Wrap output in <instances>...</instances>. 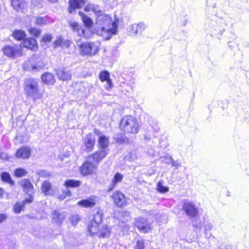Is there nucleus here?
Segmentation results:
<instances>
[{
  "instance_id": "7",
  "label": "nucleus",
  "mask_w": 249,
  "mask_h": 249,
  "mask_svg": "<svg viewBox=\"0 0 249 249\" xmlns=\"http://www.w3.org/2000/svg\"><path fill=\"white\" fill-rule=\"evenodd\" d=\"M2 51L5 55L11 58H17L23 54L21 45H7L3 47Z\"/></svg>"
},
{
  "instance_id": "16",
  "label": "nucleus",
  "mask_w": 249,
  "mask_h": 249,
  "mask_svg": "<svg viewBox=\"0 0 249 249\" xmlns=\"http://www.w3.org/2000/svg\"><path fill=\"white\" fill-rule=\"evenodd\" d=\"M146 27V25L143 22L133 24L129 27V31L135 35L141 34Z\"/></svg>"
},
{
  "instance_id": "20",
  "label": "nucleus",
  "mask_w": 249,
  "mask_h": 249,
  "mask_svg": "<svg viewBox=\"0 0 249 249\" xmlns=\"http://www.w3.org/2000/svg\"><path fill=\"white\" fill-rule=\"evenodd\" d=\"M20 184L23 189V191L29 195L33 193L34 187L30 180L28 179H23L20 181Z\"/></svg>"
},
{
  "instance_id": "52",
  "label": "nucleus",
  "mask_w": 249,
  "mask_h": 249,
  "mask_svg": "<svg viewBox=\"0 0 249 249\" xmlns=\"http://www.w3.org/2000/svg\"><path fill=\"white\" fill-rule=\"evenodd\" d=\"M3 190L2 189H0V197L2 196Z\"/></svg>"
},
{
  "instance_id": "37",
  "label": "nucleus",
  "mask_w": 249,
  "mask_h": 249,
  "mask_svg": "<svg viewBox=\"0 0 249 249\" xmlns=\"http://www.w3.org/2000/svg\"><path fill=\"white\" fill-rule=\"evenodd\" d=\"M24 202L22 203H17L15 204L14 206V211L16 213H19L22 210L24 207Z\"/></svg>"
},
{
  "instance_id": "15",
  "label": "nucleus",
  "mask_w": 249,
  "mask_h": 249,
  "mask_svg": "<svg viewBox=\"0 0 249 249\" xmlns=\"http://www.w3.org/2000/svg\"><path fill=\"white\" fill-rule=\"evenodd\" d=\"M97 201V198L95 196H90L89 198L83 199L78 202V204L83 207L92 208L94 207Z\"/></svg>"
},
{
  "instance_id": "31",
  "label": "nucleus",
  "mask_w": 249,
  "mask_h": 249,
  "mask_svg": "<svg viewBox=\"0 0 249 249\" xmlns=\"http://www.w3.org/2000/svg\"><path fill=\"white\" fill-rule=\"evenodd\" d=\"M13 36L16 39L21 40L25 38L26 34L24 31L22 30H17L13 32Z\"/></svg>"
},
{
  "instance_id": "4",
  "label": "nucleus",
  "mask_w": 249,
  "mask_h": 249,
  "mask_svg": "<svg viewBox=\"0 0 249 249\" xmlns=\"http://www.w3.org/2000/svg\"><path fill=\"white\" fill-rule=\"evenodd\" d=\"M24 91L28 97L34 100L41 98L43 95L39 90L36 80L32 78L28 79L25 81Z\"/></svg>"
},
{
  "instance_id": "17",
  "label": "nucleus",
  "mask_w": 249,
  "mask_h": 249,
  "mask_svg": "<svg viewBox=\"0 0 249 249\" xmlns=\"http://www.w3.org/2000/svg\"><path fill=\"white\" fill-rule=\"evenodd\" d=\"M100 79L101 81H106L105 88L106 89H109L112 87V82L109 78V73L106 71H101L100 74Z\"/></svg>"
},
{
  "instance_id": "42",
  "label": "nucleus",
  "mask_w": 249,
  "mask_h": 249,
  "mask_svg": "<svg viewBox=\"0 0 249 249\" xmlns=\"http://www.w3.org/2000/svg\"><path fill=\"white\" fill-rule=\"evenodd\" d=\"M35 64V65L36 66L37 68H35V69H34V71H39L40 69H42L44 67V64L41 61H36V60Z\"/></svg>"
},
{
  "instance_id": "44",
  "label": "nucleus",
  "mask_w": 249,
  "mask_h": 249,
  "mask_svg": "<svg viewBox=\"0 0 249 249\" xmlns=\"http://www.w3.org/2000/svg\"><path fill=\"white\" fill-rule=\"evenodd\" d=\"M62 38L60 36L58 37L55 40L54 44L55 47L58 46H62Z\"/></svg>"
},
{
  "instance_id": "11",
  "label": "nucleus",
  "mask_w": 249,
  "mask_h": 249,
  "mask_svg": "<svg viewBox=\"0 0 249 249\" xmlns=\"http://www.w3.org/2000/svg\"><path fill=\"white\" fill-rule=\"evenodd\" d=\"M11 3L13 8L18 12L24 13L28 8L27 0H11Z\"/></svg>"
},
{
  "instance_id": "40",
  "label": "nucleus",
  "mask_w": 249,
  "mask_h": 249,
  "mask_svg": "<svg viewBox=\"0 0 249 249\" xmlns=\"http://www.w3.org/2000/svg\"><path fill=\"white\" fill-rule=\"evenodd\" d=\"M71 192L68 189L63 192L62 195H60L59 196V199L60 200H63L66 196H71Z\"/></svg>"
},
{
  "instance_id": "29",
  "label": "nucleus",
  "mask_w": 249,
  "mask_h": 249,
  "mask_svg": "<svg viewBox=\"0 0 249 249\" xmlns=\"http://www.w3.org/2000/svg\"><path fill=\"white\" fill-rule=\"evenodd\" d=\"M79 15L81 17L83 22L85 26L90 28L93 24V22L91 18L85 15L83 12H79Z\"/></svg>"
},
{
  "instance_id": "49",
  "label": "nucleus",
  "mask_w": 249,
  "mask_h": 249,
  "mask_svg": "<svg viewBox=\"0 0 249 249\" xmlns=\"http://www.w3.org/2000/svg\"><path fill=\"white\" fill-rule=\"evenodd\" d=\"M33 200V198H32V197H30V198H29V199H26L25 201L23 202H24V203L25 202H29V203H30V202H32Z\"/></svg>"
},
{
  "instance_id": "23",
  "label": "nucleus",
  "mask_w": 249,
  "mask_h": 249,
  "mask_svg": "<svg viewBox=\"0 0 249 249\" xmlns=\"http://www.w3.org/2000/svg\"><path fill=\"white\" fill-rule=\"evenodd\" d=\"M123 175L119 173H116L112 180L111 184L108 186V191L112 190L116 186V185L121 182L123 179Z\"/></svg>"
},
{
  "instance_id": "3",
  "label": "nucleus",
  "mask_w": 249,
  "mask_h": 249,
  "mask_svg": "<svg viewBox=\"0 0 249 249\" xmlns=\"http://www.w3.org/2000/svg\"><path fill=\"white\" fill-rule=\"evenodd\" d=\"M120 128L126 133L135 134L139 130V124L137 119L131 115L124 117L121 121Z\"/></svg>"
},
{
  "instance_id": "39",
  "label": "nucleus",
  "mask_w": 249,
  "mask_h": 249,
  "mask_svg": "<svg viewBox=\"0 0 249 249\" xmlns=\"http://www.w3.org/2000/svg\"><path fill=\"white\" fill-rule=\"evenodd\" d=\"M126 159L130 161H133L136 160L137 156L135 153H130L128 154V156H126Z\"/></svg>"
},
{
  "instance_id": "51",
  "label": "nucleus",
  "mask_w": 249,
  "mask_h": 249,
  "mask_svg": "<svg viewBox=\"0 0 249 249\" xmlns=\"http://www.w3.org/2000/svg\"><path fill=\"white\" fill-rule=\"evenodd\" d=\"M169 156H166V157H164V159L166 160V163H171V160H169V159L167 158V157H168Z\"/></svg>"
},
{
  "instance_id": "1",
  "label": "nucleus",
  "mask_w": 249,
  "mask_h": 249,
  "mask_svg": "<svg viewBox=\"0 0 249 249\" xmlns=\"http://www.w3.org/2000/svg\"><path fill=\"white\" fill-rule=\"evenodd\" d=\"M111 17L107 14L99 15L96 18L95 31L99 36L105 39H109L113 35L117 32L118 19H115L112 22Z\"/></svg>"
},
{
  "instance_id": "46",
  "label": "nucleus",
  "mask_w": 249,
  "mask_h": 249,
  "mask_svg": "<svg viewBox=\"0 0 249 249\" xmlns=\"http://www.w3.org/2000/svg\"><path fill=\"white\" fill-rule=\"evenodd\" d=\"M213 228V225L211 223H207L204 226V230L205 231L206 234L207 233V232L208 231H210L212 230Z\"/></svg>"
},
{
  "instance_id": "43",
  "label": "nucleus",
  "mask_w": 249,
  "mask_h": 249,
  "mask_svg": "<svg viewBox=\"0 0 249 249\" xmlns=\"http://www.w3.org/2000/svg\"><path fill=\"white\" fill-rule=\"evenodd\" d=\"M167 158L169 160H171V164H172V166L178 168L181 166L180 164L177 161H174L171 156H168Z\"/></svg>"
},
{
  "instance_id": "36",
  "label": "nucleus",
  "mask_w": 249,
  "mask_h": 249,
  "mask_svg": "<svg viewBox=\"0 0 249 249\" xmlns=\"http://www.w3.org/2000/svg\"><path fill=\"white\" fill-rule=\"evenodd\" d=\"M157 190L160 193H166L169 191V188L163 185L161 182H159L157 185Z\"/></svg>"
},
{
  "instance_id": "48",
  "label": "nucleus",
  "mask_w": 249,
  "mask_h": 249,
  "mask_svg": "<svg viewBox=\"0 0 249 249\" xmlns=\"http://www.w3.org/2000/svg\"><path fill=\"white\" fill-rule=\"evenodd\" d=\"M7 218V215L5 214H0V223L3 222Z\"/></svg>"
},
{
  "instance_id": "53",
  "label": "nucleus",
  "mask_w": 249,
  "mask_h": 249,
  "mask_svg": "<svg viewBox=\"0 0 249 249\" xmlns=\"http://www.w3.org/2000/svg\"><path fill=\"white\" fill-rule=\"evenodd\" d=\"M49 1L52 2H56L58 1V0H48Z\"/></svg>"
},
{
  "instance_id": "26",
  "label": "nucleus",
  "mask_w": 249,
  "mask_h": 249,
  "mask_svg": "<svg viewBox=\"0 0 249 249\" xmlns=\"http://www.w3.org/2000/svg\"><path fill=\"white\" fill-rule=\"evenodd\" d=\"M86 12L92 11L97 17L100 14H103L100 7L98 5H94L93 4H89L87 5L84 9Z\"/></svg>"
},
{
  "instance_id": "28",
  "label": "nucleus",
  "mask_w": 249,
  "mask_h": 249,
  "mask_svg": "<svg viewBox=\"0 0 249 249\" xmlns=\"http://www.w3.org/2000/svg\"><path fill=\"white\" fill-rule=\"evenodd\" d=\"M36 62L35 57H32L29 60L24 62L23 65V68L25 70L29 71H34V69L36 68H37L35 65V63Z\"/></svg>"
},
{
  "instance_id": "19",
  "label": "nucleus",
  "mask_w": 249,
  "mask_h": 249,
  "mask_svg": "<svg viewBox=\"0 0 249 249\" xmlns=\"http://www.w3.org/2000/svg\"><path fill=\"white\" fill-rule=\"evenodd\" d=\"M56 74L59 79L63 81H67L71 78V73L69 71H66L63 67L56 70Z\"/></svg>"
},
{
  "instance_id": "2",
  "label": "nucleus",
  "mask_w": 249,
  "mask_h": 249,
  "mask_svg": "<svg viewBox=\"0 0 249 249\" xmlns=\"http://www.w3.org/2000/svg\"><path fill=\"white\" fill-rule=\"evenodd\" d=\"M106 153L105 151H103L89 156L80 168L81 174L87 176L93 173L96 170L97 164L106 157Z\"/></svg>"
},
{
  "instance_id": "41",
  "label": "nucleus",
  "mask_w": 249,
  "mask_h": 249,
  "mask_svg": "<svg viewBox=\"0 0 249 249\" xmlns=\"http://www.w3.org/2000/svg\"><path fill=\"white\" fill-rule=\"evenodd\" d=\"M52 39V36L51 35L47 34L43 37L41 41L43 42L44 43L49 42L51 41Z\"/></svg>"
},
{
  "instance_id": "21",
  "label": "nucleus",
  "mask_w": 249,
  "mask_h": 249,
  "mask_svg": "<svg viewBox=\"0 0 249 249\" xmlns=\"http://www.w3.org/2000/svg\"><path fill=\"white\" fill-rule=\"evenodd\" d=\"M41 191L45 196H52L53 191L52 184L48 181H45L41 186Z\"/></svg>"
},
{
  "instance_id": "22",
  "label": "nucleus",
  "mask_w": 249,
  "mask_h": 249,
  "mask_svg": "<svg viewBox=\"0 0 249 249\" xmlns=\"http://www.w3.org/2000/svg\"><path fill=\"white\" fill-rule=\"evenodd\" d=\"M85 3V0H70L69 2V12L71 13L76 8H80Z\"/></svg>"
},
{
  "instance_id": "30",
  "label": "nucleus",
  "mask_w": 249,
  "mask_h": 249,
  "mask_svg": "<svg viewBox=\"0 0 249 249\" xmlns=\"http://www.w3.org/2000/svg\"><path fill=\"white\" fill-rule=\"evenodd\" d=\"M41 80L44 83L53 84L54 82L53 75L49 72L43 74L41 76Z\"/></svg>"
},
{
  "instance_id": "50",
  "label": "nucleus",
  "mask_w": 249,
  "mask_h": 249,
  "mask_svg": "<svg viewBox=\"0 0 249 249\" xmlns=\"http://www.w3.org/2000/svg\"><path fill=\"white\" fill-rule=\"evenodd\" d=\"M40 176H46L48 175V174L46 173L45 171H42L40 173Z\"/></svg>"
},
{
  "instance_id": "9",
  "label": "nucleus",
  "mask_w": 249,
  "mask_h": 249,
  "mask_svg": "<svg viewBox=\"0 0 249 249\" xmlns=\"http://www.w3.org/2000/svg\"><path fill=\"white\" fill-rule=\"evenodd\" d=\"M182 209L186 214L190 217L195 218L198 214V208L193 202H185L183 205Z\"/></svg>"
},
{
  "instance_id": "13",
  "label": "nucleus",
  "mask_w": 249,
  "mask_h": 249,
  "mask_svg": "<svg viewBox=\"0 0 249 249\" xmlns=\"http://www.w3.org/2000/svg\"><path fill=\"white\" fill-rule=\"evenodd\" d=\"M115 204L119 206L122 207L126 204V199L124 195L119 191L115 192L112 196Z\"/></svg>"
},
{
  "instance_id": "10",
  "label": "nucleus",
  "mask_w": 249,
  "mask_h": 249,
  "mask_svg": "<svg viewBox=\"0 0 249 249\" xmlns=\"http://www.w3.org/2000/svg\"><path fill=\"white\" fill-rule=\"evenodd\" d=\"M94 133L97 136H99L98 143L100 147V150L96 153H99L103 151H105L107 153L106 157L108 153V149L107 147L108 145V139L105 135H102L101 132L95 129Z\"/></svg>"
},
{
  "instance_id": "32",
  "label": "nucleus",
  "mask_w": 249,
  "mask_h": 249,
  "mask_svg": "<svg viewBox=\"0 0 249 249\" xmlns=\"http://www.w3.org/2000/svg\"><path fill=\"white\" fill-rule=\"evenodd\" d=\"M65 186L67 187H78L81 185V182L79 180L69 179L64 183Z\"/></svg>"
},
{
  "instance_id": "45",
  "label": "nucleus",
  "mask_w": 249,
  "mask_h": 249,
  "mask_svg": "<svg viewBox=\"0 0 249 249\" xmlns=\"http://www.w3.org/2000/svg\"><path fill=\"white\" fill-rule=\"evenodd\" d=\"M144 243L142 240H138L137 242V245L136 249H143Z\"/></svg>"
},
{
  "instance_id": "6",
  "label": "nucleus",
  "mask_w": 249,
  "mask_h": 249,
  "mask_svg": "<svg viewBox=\"0 0 249 249\" xmlns=\"http://www.w3.org/2000/svg\"><path fill=\"white\" fill-rule=\"evenodd\" d=\"M103 213L98 211L94 215L93 219L88 224L89 232L91 234H97L99 229V225L102 222Z\"/></svg>"
},
{
  "instance_id": "14",
  "label": "nucleus",
  "mask_w": 249,
  "mask_h": 249,
  "mask_svg": "<svg viewBox=\"0 0 249 249\" xmlns=\"http://www.w3.org/2000/svg\"><path fill=\"white\" fill-rule=\"evenodd\" d=\"M95 142V138L92 134H89L84 139V142L87 152L92 150Z\"/></svg>"
},
{
  "instance_id": "12",
  "label": "nucleus",
  "mask_w": 249,
  "mask_h": 249,
  "mask_svg": "<svg viewBox=\"0 0 249 249\" xmlns=\"http://www.w3.org/2000/svg\"><path fill=\"white\" fill-rule=\"evenodd\" d=\"M31 149L30 147L27 146L22 147L17 151L15 157L17 158L28 159L31 156Z\"/></svg>"
},
{
  "instance_id": "38",
  "label": "nucleus",
  "mask_w": 249,
  "mask_h": 249,
  "mask_svg": "<svg viewBox=\"0 0 249 249\" xmlns=\"http://www.w3.org/2000/svg\"><path fill=\"white\" fill-rule=\"evenodd\" d=\"M29 32L31 35L34 36H38L41 34V30L39 29L31 27L30 28Z\"/></svg>"
},
{
  "instance_id": "18",
  "label": "nucleus",
  "mask_w": 249,
  "mask_h": 249,
  "mask_svg": "<svg viewBox=\"0 0 249 249\" xmlns=\"http://www.w3.org/2000/svg\"><path fill=\"white\" fill-rule=\"evenodd\" d=\"M22 46L33 51H36L38 48L37 41L36 39L33 37L24 40L22 43Z\"/></svg>"
},
{
  "instance_id": "54",
  "label": "nucleus",
  "mask_w": 249,
  "mask_h": 249,
  "mask_svg": "<svg viewBox=\"0 0 249 249\" xmlns=\"http://www.w3.org/2000/svg\"><path fill=\"white\" fill-rule=\"evenodd\" d=\"M132 90V88H130L129 89L127 90V91L129 92V91H130V90Z\"/></svg>"
},
{
  "instance_id": "8",
  "label": "nucleus",
  "mask_w": 249,
  "mask_h": 249,
  "mask_svg": "<svg viewBox=\"0 0 249 249\" xmlns=\"http://www.w3.org/2000/svg\"><path fill=\"white\" fill-rule=\"evenodd\" d=\"M134 225L140 232L144 233L149 232L152 228L151 223L147 219L141 217L135 219Z\"/></svg>"
},
{
  "instance_id": "27",
  "label": "nucleus",
  "mask_w": 249,
  "mask_h": 249,
  "mask_svg": "<svg viewBox=\"0 0 249 249\" xmlns=\"http://www.w3.org/2000/svg\"><path fill=\"white\" fill-rule=\"evenodd\" d=\"M65 215L64 213H59L54 210L53 212L52 221L57 224H60L64 219Z\"/></svg>"
},
{
  "instance_id": "25",
  "label": "nucleus",
  "mask_w": 249,
  "mask_h": 249,
  "mask_svg": "<svg viewBox=\"0 0 249 249\" xmlns=\"http://www.w3.org/2000/svg\"><path fill=\"white\" fill-rule=\"evenodd\" d=\"M111 230V228L109 226L106 225H103L99 229V231L97 235L99 237L107 238L110 234Z\"/></svg>"
},
{
  "instance_id": "24",
  "label": "nucleus",
  "mask_w": 249,
  "mask_h": 249,
  "mask_svg": "<svg viewBox=\"0 0 249 249\" xmlns=\"http://www.w3.org/2000/svg\"><path fill=\"white\" fill-rule=\"evenodd\" d=\"M69 24L72 30L74 32H76L79 36L84 37L86 36L85 34V31L84 29L80 26L77 22L71 21L70 22Z\"/></svg>"
},
{
  "instance_id": "34",
  "label": "nucleus",
  "mask_w": 249,
  "mask_h": 249,
  "mask_svg": "<svg viewBox=\"0 0 249 249\" xmlns=\"http://www.w3.org/2000/svg\"><path fill=\"white\" fill-rule=\"evenodd\" d=\"M1 178L2 181L7 182L11 185H13L14 184V182L11 179L9 174L7 172L2 173L1 174Z\"/></svg>"
},
{
  "instance_id": "5",
  "label": "nucleus",
  "mask_w": 249,
  "mask_h": 249,
  "mask_svg": "<svg viewBox=\"0 0 249 249\" xmlns=\"http://www.w3.org/2000/svg\"><path fill=\"white\" fill-rule=\"evenodd\" d=\"M99 42H84L78 45L79 51L82 55L94 56L100 50Z\"/></svg>"
},
{
  "instance_id": "47",
  "label": "nucleus",
  "mask_w": 249,
  "mask_h": 249,
  "mask_svg": "<svg viewBox=\"0 0 249 249\" xmlns=\"http://www.w3.org/2000/svg\"><path fill=\"white\" fill-rule=\"evenodd\" d=\"M72 223L73 225L76 224L77 222L79 220V217L78 215L72 216L71 218Z\"/></svg>"
},
{
  "instance_id": "33",
  "label": "nucleus",
  "mask_w": 249,
  "mask_h": 249,
  "mask_svg": "<svg viewBox=\"0 0 249 249\" xmlns=\"http://www.w3.org/2000/svg\"><path fill=\"white\" fill-rule=\"evenodd\" d=\"M50 22L47 17H36V23L39 25H45Z\"/></svg>"
},
{
  "instance_id": "35",
  "label": "nucleus",
  "mask_w": 249,
  "mask_h": 249,
  "mask_svg": "<svg viewBox=\"0 0 249 249\" xmlns=\"http://www.w3.org/2000/svg\"><path fill=\"white\" fill-rule=\"evenodd\" d=\"M14 173L15 176L18 178H21L26 176L28 172L22 168H19L16 169Z\"/></svg>"
}]
</instances>
